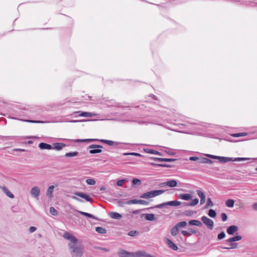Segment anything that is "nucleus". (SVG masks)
Returning a JSON list of instances; mask_svg holds the SVG:
<instances>
[{"label":"nucleus","mask_w":257,"mask_h":257,"mask_svg":"<svg viewBox=\"0 0 257 257\" xmlns=\"http://www.w3.org/2000/svg\"><path fill=\"white\" fill-rule=\"evenodd\" d=\"M124 182V180H123V179L117 181L116 184L118 186H122L123 185Z\"/></svg>","instance_id":"62"},{"label":"nucleus","mask_w":257,"mask_h":257,"mask_svg":"<svg viewBox=\"0 0 257 257\" xmlns=\"http://www.w3.org/2000/svg\"><path fill=\"white\" fill-rule=\"evenodd\" d=\"M25 121H26L27 122H31V123H44L48 122V121H47L31 120V119L25 120Z\"/></svg>","instance_id":"39"},{"label":"nucleus","mask_w":257,"mask_h":257,"mask_svg":"<svg viewBox=\"0 0 257 257\" xmlns=\"http://www.w3.org/2000/svg\"><path fill=\"white\" fill-rule=\"evenodd\" d=\"M165 152L168 154L169 155H170V156H174L176 153L172 151H171L169 149H168V150H166L165 151Z\"/></svg>","instance_id":"59"},{"label":"nucleus","mask_w":257,"mask_h":257,"mask_svg":"<svg viewBox=\"0 0 257 257\" xmlns=\"http://www.w3.org/2000/svg\"><path fill=\"white\" fill-rule=\"evenodd\" d=\"M143 216H145V219L148 221H153L156 219L154 214H142V217Z\"/></svg>","instance_id":"27"},{"label":"nucleus","mask_w":257,"mask_h":257,"mask_svg":"<svg viewBox=\"0 0 257 257\" xmlns=\"http://www.w3.org/2000/svg\"><path fill=\"white\" fill-rule=\"evenodd\" d=\"M210 125L203 122H194V135L203 136L207 132Z\"/></svg>","instance_id":"2"},{"label":"nucleus","mask_w":257,"mask_h":257,"mask_svg":"<svg viewBox=\"0 0 257 257\" xmlns=\"http://www.w3.org/2000/svg\"><path fill=\"white\" fill-rule=\"evenodd\" d=\"M183 207H186L187 206H193V200L190 202L189 203L184 202L182 203Z\"/></svg>","instance_id":"61"},{"label":"nucleus","mask_w":257,"mask_h":257,"mask_svg":"<svg viewBox=\"0 0 257 257\" xmlns=\"http://www.w3.org/2000/svg\"><path fill=\"white\" fill-rule=\"evenodd\" d=\"M208 215L210 217L215 218L216 216V212L214 210L210 209L208 211Z\"/></svg>","instance_id":"38"},{"label":"nucleus","mask_w":257,"mask_h":257,"mask_svg":"<svg viewBox=\"0 0 257 257\" xmlns=\"http://www.w3.org/2000/svg\"><path fill=\"white\" fill-rule=\"evenodd\" d=\"M167 203L168 206H171L176 207L182 204V203L181 202L176 200L169 201L167 202Z\"/></svg>","instance_id":"30"},{"label":"nucleus","mask_w":257,"mask_h":257,"mask_svg":"<svg viewBox=\"0 0 257 257\" xmlns=\"http://www.w3.org/2000/svg\"><path fill=\"white\" fill-rule=\"evenodd\" d=\"M101 143H103L104 144H106L109 146H113V145H117L118 143L116 142H114L111 140H104V139H99V142Z\"/></svg>","instance_id":"20"},{"label":"nucleus","mask_w":257,"mask_h":257,"mask_svg":"<svg viewBox=\"0 0 257 257\" xmlns=\"http://www.w3.org/2000/svg\"><path fill=\"white\" fill-rule=\"evenodd\" d=\"M119 257H136V253L127 251L124 249H120L118 252Z\"/></svg>","instance_id":"6"},{"label":"nucleus","mask_w":257,"mask_h":257,"mask_svg":"<svg viewBox=\"0 0 257 257\" xmlns=\"http://www.w3.org/2000/svg\"><path fill=\"white\" fill-rule=\"evenodd\" d=\"M166 242L169 247L173 250H177L178 249L177 245L174 243V242L172 241V240H171L170 239L167 238Z\"/></svg>","instance_id":"17"},{"label":"nucleus","mask_w":257,"mask_h":257,"mask_svg":"<svg viewBox=\"0 0 257 257\" xmlns=\"http://www.w3.org/2000/svg\"><path fill=\"white\" fill-rule=\"evenodd\" d=\"M75 113H79L78 116L82 117H92L95 115V114L92 112H84L81 111H74L73 112V114Z\"/></svg>","instance_id":"10"},{"label":"nucleus","mask_w":257,"mask_h":257,"mask_svg":"<svg viewBox=\"0 0 257 257\" xmlns=\"http://www.w3.org/2000/svg\"><path fill=\"white\" fill-rule=\"evenodd\" d=\"M196 192L199 197L200 198V204H203L206 201V196L204 193L200 190H197Z\"/></svg>","instance_id":"13"},{"label":"nucleus","mask_w":257,"mask_h":257,"mask_svg":"<svg viewBox=\"0 0 257 257\" xmlns=\"http://www.w3.org/2000/svg\"><path fill=\"white\" fill-rule=\"evenodd\" d=\"M36 230V227L35 226H31L29 228V231L30 232H34Z\"/></svg>","instance_id":"64"},{"label":"nucleus","mask_w":257,"mask_h":257,"mask_svg":"<svg viewBox=\"0 0 257 257\" xmlns=\"http://www.w3.org/2000/svg\"><path fill=\"white\" fill-rule=\"evenodd\" d=\"M194 225L197 226H202L203 224L200 221L194 219Z\"/></svg>","instance_id":"53"},{"label":"nucleus","mask_w":257,"mask_h":257,"mask_svg":"<svg viewBox=\"0 0 257 257\" xmlns=\"http://www.w3.org/2000/svg\"><path fill=\"white\" fill-rule=\"evenodd\" d=\"M167 207H168V203H167V202H164L163 203L157 205L155 206H154V208H167Z\"/></svg>","instance_id":"41"},{"label":"nucleus","mask_w":257,"mask_h":257,"mask_svg":"<svg viewBox=\"0 0 257 257\" xmlns=\"http://www.w3.org/2000/svg\"><path fill=\"white\" fill-rule=\"evenodd\" d=\"M138 234L137 231L131 230L128 232V235L131 236H135Z\"/></svg>","instance_id":"52"},{"label":"nucleus","mask_w":257,"mask_h":257,"mask_svg":"<svg viewBox=\"0 0 257 257\" xmlns=\"http://www.w3.org/2000/svg\"><path fill=\"white\" fill-rule=\"evenodd\" d=\"M117 204L118 206L122 207L126 204V201H124V199H119L117 200Z\"/></svg>","instance_id":"44"},{"label":"nucleus","mask_w":257,"mask_h":257,"mask_svg":"<svg viewBox=\"0 0 257 257\" xmlns=\"http://www.w3.org/2000/svg\"><path fill=\"white\" fill-rule=\"evenodd\" d=\"M31 194L34 197L38 198L40 195V189L38 187H34L31 190Z\"/></svg>","instance_id":"14"},{"label":"nucleus","mask_w":257,"mask_h":257,"mask_svg":"<svg viewBox=\"0 0 257 257\" xmlns=\"http://www.w3.org/2000/svg\"><path fill=\"white\" fill-rule=\"evenodd\" d=\"M90 150L89 153L91 154H98L102 152L101 149H98L97 148H90Z\"/></svg>","instance_id":"33"},{"label":"nucleus","mask_w":257,"mask_h":257,"mask_svg":"<svg viewBox=\"0 0 257 257\" xmlns=\"http://www.w3.org/2000/svg\"><path fill=\"white\" fill-rule=\"evenodd\" d=\"M74 194L85 199L87 202H92L93 201V199L87 194L83 192H76Z\"/></svg>","instance_id":"9"},{"label":"nucleus","mask_w":257,"mask_h":257,"mask_svg":"<svg viewBox=\"0 0 257 257\" xmlns=\"http://www.w3.org/2000/svg\"><path fill=\"white\" fill-rule=\"evenodd\" d=\"M136 256L137 257H141V256H145V257H154V256L145 253V252L142 251H137L136 252Z\"/></svg>","instance_id":"29"},{"label":"nucleus","mask_w":257,"mask_h":257,"mask_svg":"<svg viewBox=\"0 0 257 257\" xmlns=\"http://www.w3.org/2000/svg\"><path fill=\"white\" fill-rule=\"evenodd\" d=\"M123 155L124 156L133 155V156H138V157H144L143 155H142L141 154L138 153H124Z\"/></svg>","instance_id":"46"},{"label":"nucleus","mask_w":257,"mask_h":257,"mask_svg":"<svg viewBox=\"0 0 257 257\" xmlns=\"http://www.w3.org/2000/svg\"><path fill=\"white\" fill-rule=\"evenodd\" d=\"M144 151L145 153H148V154H155V155H157L161 156H163V154L162 153H161L158 151L148 149V148H144Z\"/></svg>","instance_id":"16"},{"label":"nucleus","mask_w":257,"mask_h":257,"mask_svg":"<svg viewBox=\"0 0 257 257\" xmlns=\"http://www.w3.org/2000/svg\"><path fill=\"white\" fill-rule=\"evenodd\" d=\"M179 228H179L178 226H177L176 225H175L171 229V234L173 236H176L179 232Z\"/></svg>","instance_id":"34"},{"label":"nucleus","mask_w":257,"mask_h":257,"mask_svg":"<svg viewBox=\"0 0 257 257\" xmlns=\"http://www.w3.org/2000/svg\"><path fill=\"white\" fill-rule=\"evenodd\" d=\"M225 237V233L224 231H221L217 235V238L219 240H221Z\"/></svg>","instance_id":"50"},{"label":"nucleus","mask_w":257,"mask_h":257,"mask_svg":"<svg viewBox=\"0 0 257 257\" xmlns=\"http://www.w3.org/2000/svg\"><path fill=\"white\" fill-rule=\"evenodd\" d=\"M230 243L229 244V247H222L221 246V248L223 249H233L236 248L237 247V243L235 242H230Z\"/></svg>","instance_id":"32"},{"label":"nucleus","mask_w":257,"mask_h":257,"mask_svg":"<svg viewBox=\"0 0 257 257\" xmlns=\"http://www.w3.org/2000/svg\"><path fill=\"white\" fill-rule=\"evenodd\" d=\"M177 181L175 180H169L166 182V184L170 187H174L177 185Z\"/></svg>","instance_id":"28"},{"label":"nucleus","mask_w":257,"mask_h":257,"mask_svg":"<svg viewBox=\"0 0 257 257\" xmlns=\"http://www.w3.org/2000/svg\"><path fill=\"white\" fill-rule=\"evenodd\" d=\"M179 198L188 201L192 199V196L190 194H181L179 195Z\"/></svg>","instance_id":"23"},{"label":"nucleus","mask_w":257,"mask_h":257,"mask_svg":"<svg viewBox=\"0 0 257 257\" xmlns=\"http://www.w3.org/2000/svg\"><path fill=\"white\" fill-rule=\"evenodd\" d=\"M86 182L89 185H94L95 184V181L93 179H87Z\"/></svg>","instance_id":"49"},{"label":"nucleus","mask_w":257,"mask_h":257,"mask_svg":"<svg viewBox=\"0 0 257 257\" xmlns=\"http://www.w3.org/2000/svg\"><path fill=\"white\" fill-rule=\"evenodd\" d=\"M54 188V186L53 185L49 186V188H48L47 195L48 197H51L52 196V193Z\"/></svg>","instance_id":"40"},{"label":"nucleus","mask_w":257,"mask_h":257,"mask_svg":"<svg viewBox=\"0 0 257 257\" xmlns=\"http://www.w3.org/2000/svg\"><path fill=\"white\" fill-rule=\"evenodd\" d=\"M242 238L241 236L237 235L233 237H230L226 240V242H234L235 241H239Z\"/></svg>","instance_id":"21"},{"label":"nucleus","mask_w":257,"mask_h":257,"mask_svg":"<svg viewBox=\"0 0 257 257\" xmlns=\"http://www.w3.org/2000/svg\"><path fill=\"white\" fill-rule=\"evenodd\" d=\"M76 142H99V139H77L75 140Z\"/></svg>","instance_id":"25"},{"label":"nucleus","mask_w":257,"mask_h":257,"mask_svg":"<svg viewBox=\"0 0 257 257\" xmlns=\"http://www.w3.org/2000/svg\"><path fill=\"white\" fill-rule=\"evenodd\" d=\"M79 153L78 152H68L65 154V157L66 158L68 157H72L76 156L78 155Z\"/></svg>","instance_id":"36"},{"label":"nucleus","mask_w":257,"mask_h":257,"mask_svg":"<svg viewBox=\"0 0 257 257\" xmlns=\"http://www.w3.org/2000/svg\"><path fill=\"white\" fill-rule=\"evenodd\" d=\"M39 148L41 150H52L53 147L45 143H40L38 145Z\"/></svg>","instance_id":"15"},{"label":"nucleus","mask_w":257,"mask_h":257,"mask_svg":"<svg viewBox=\"0 0 257 257\" xmlns=\"http://www.w3.org/2000/svg\"><path fill=\"white\" fill-rule=\"evenodd\" d=\"M201 219L203 223L207 226L208 228L210 230H212L213 228L214 222L212 219L208 218L205 216H202Z\"/></svg>","instance_id":"5"},{"label":"nucleus","mask_w":257,"mask_h":257,"mask_svg":"<svg viewBox=\"0 0 257 257\" xmlns=\"http://www.w3.org/2000/svg\"><path fill=\"white\" fill-rule=\"evenodd\" d=\"M234 201L232 199H229L225 202V205L227 207L232 208L234 206Z\"/></svg>","instance_id":"31"},{"label":"nucleus","mask_w":257,"mask_h":257,"mask_svg":"<svg viewBox=\"0 0 257 257\" xmlns=\"http://www.w3.org/2000/svg\"><path fill=\"white\" fill-rule=\"evenodd\" d=\"M71 243H76L77 242V239L74 236H72L71 238L69 240Z\"/></svg>","instance_id":"60"},{"label":"nucleus","mask_w":257,"mask_h":257,"mask_svg":"<svg viewBox=\"0 0 257 257\" xmlns=\"http://www.w3.org/2000/svg\"><path fill=\"white\" fill-rule=\"evenodd\" d=\"M165 191L163 190H153L142 194L140 196V197L142 198L148 199L161 195L165 192Z\"/></svg>","instance_id":"3"},{"label":"nucleus","mask_w":257,"mask_h":257,"mask_svg":"<svg viewBox=\"0 0 257 257\" xmlns=\"http://www.w3.org/2000/svg\"><path fill=\"white\" fill-rule=\"evenodd\" d=\"M76 211L77 212H78L81 215H84L85 216H86V217L90 218H93V219H95L96 220H98V218H97L95 216H94L93 215H92L91 214H90V213H87V212H83V211H78V210H76Z\"/></svg>","instance_id":"24"},{"label":"nucleus","mask_w":257,"mask_h":257,"mask_svg":"<svg viewBox=\"0 0 257 257\" xmlns=\"http://www.w3.org/2000/svg\"><path fill=\"white\" fill-rule=\"evenodd\" d=\"M176 159H173V158H164V162H174L176 161Z\"/></svg>","instance_id":"58"},{"label":"nucleus","mask_w":257,"mask_h":257,"mask_svg":"<svg viewBox=\"0 0 257 257\" xmlns=\"http://www.w3.org/2000/svg\"><path fill=\"white\" fill-rule=\"evenodd\" d=\"M105 104L108 106H117L118 107H123L122 104L120 103L116 102L114 100L111 99L109 100H106Z\"/></svg>","instance_id":"11"},{"label":"nucleus","mask_w":257,"mask_h":257,"mask_svg":"<svg viewBox=\"0 0 257 257\" xmlns=\"http://www.w3.org/2000/svg\"><path fill=\"white\" fill-rule=\"evenodd\" d=\"M1 188L3 192L10 198H14V194L11 193V192L6 187H1Z\"/></svg>","instance_id":"22"},{"label":"nucleus","mask_w":257,"mask_h":257,"mask_svg":"<svg viewBox=\"0 0 257 257\" xmlns=\"http://www.w3.org/2000/svg\"><path fill=\"white\" fill-rule=\"evenodd\" d=\"M70 248L72 249L71 251L72 257H81L83 254V249L80 246H75L74 245L69 244Z\"/></svg>","instance_id":"4"},{"label":"nucleus","mask_w":257,"mask_h":257,"mask_svg":"<svg viewBox=\"0 0 257 257\" xmlns=\"http://www.w3.org/2000/svg\"><path fill=\"white\" fill-rule=\"evenodd\" d=\"M53 147L52 149H55L57 151L61 150L63 148L66 146L65 144L62 143H55L53 144Z\"/></svg>","instance_id":"18"},{"label":"nucleus","mask_w":257,"mask_h":257,"mask_svg":"<svg viewBox=\"0 0 257 257\" xmlns=\"http://www.w3.org/2000/svg\"><path fill=\"white\" fill-rule=\"evenodd\" d=\"M221 217L222 220L224 222L226 221L227 219V216L225 213H222L221 214Z\"/></svg>","instance_id":"57"},{"label":"nucleus","mask_w":257,"mask_h":257,"mask_svg":"<svg viewBox=\"0 0 257 257\" xmlns=\"http://www.w3.org/2000/svg\"><path fill=\"white\" fill-rule=\"evenodd\" d=\"M246 135V133H241L234 134L232 135V136L234 137H241V136H245Z\"/></svg>","instance_id":"55"},{"label":"nucleus","mask_w":257,"mask_h":257,"mask_svg":"<svg viewBox=\"0 0 257 257\" xmlns=\"http://www.w3.org/2000/svg\"><path fill=\"white\" fill-rule=\"evenodd\" d=\"M151 159L158 162H164L163 158L151 157Z\"/></svg>","instance_id":"56"},{"label":"nucleus","mask_w":257,"mask_h":257,"mask_svg":"<svg viewBox=\"0 0 257 257\" xmlns=\"http://www.w3.org/2000/svg\"><path fill=\"white\" fill-rule=\"evenodd\" d=\"M214 205L213 202L210 198H208L207 200V203L204 207L205 209L213 206Z\"/></svg>","instance_id":"37"},{"label":"nucleus","mask_w":257,"mask_h":257,"mask_svg":"<svg viewBox=\"0 0 257 257\" xmlns=\"http://www.w3.org/2000/svg\"><path fill=\"white\" fill-rule=\"evenodd\" d=\"M194 161H197L199 163L212 164L213 162L208 158L194 156Z\"/></svg>","instance_id":"8"},{"label":"nucleus","mask_w":257,"mask_h":257,"mask_svg":"<svg viewBox=\"0 0 257 257\" xmlns=\"http://www.w3.org/2000/svg\"><path fill=\"white\" fill-rule=\"evenodd\" d=\"M110 217L115 219H119L122 217V215L116 212H110L108 214Z\"/></svg>","instance_id":"19"},{"label":"nucleus","mask_w":257,"mask_h":257,"mask_svg":"<svg viewBox=\"0 0 257 257\" xmlns=\"http://www.w3.org/2000/svg\"><path fill=\"white\" fill-rule=\"evenodd\" d=\"M91 120H93V119L71 120L69 121V122H72V123H75V122H84V121H91Z\"/></svg>","instance_id":"51"},{"label":"nucleus","mask_w":257,"mask_h":257,"mask_svg":"<svg viewBox=\"0 0 257 257\" xmlns=\"http://www.w3.org/2000/svg\"><path fill=\"white\" fill-rule=\"evenodd\" d=\"M238 226L233 225H231L227 228L226 231L227 233L229 235H233L235 232L238 231Z\"/></svg>","instance_id":"12"},{"label":"nucleus","mask_w":257,"mask_h":257,"mask_svg":"<svg viewBox=\"0 0 257 257\" xmlns=\"http://www.w3.org/2000/svg\"><path fill=\"white\" fill-rule=\"evenodd\" d=\"M150 165L154 167H160L165 168H171L173 167L172 165L167 164H157L155 163H150Z\"/></svg>","instance_id":"26"},{"label":"nucleus","mask_w":257,"mask_h":257,"mask_svg":"<svg viewBox=\"0 0 257 257\" xmlns=\"http://www.w3.org/2000/svg\"><path fill=\"white\" fill-rule=\"evenodd\" d=\"M95 231L100 234H105L106 233V230L102 227H96L95 228Z\"/></svg>","instance_id":"35"},{"label":"nucleus","mask_w":257,"mask_h":257,"mask_svg":"<svg viewBox=\"0 0 257 257\" xmlns=\"http://www.w3.org/2000/svg\"><path fill=\"white\" fill-rule=\"evenodd\" d=\"M187 223L186 221H181V222H178L176 225L179 228H181V227H185L187 225Z\"/></svg>","instance_id":"43"},{"label":"nucleus","mask_w":257,"mask_h":257,"mask_svg":"<svg viewBox=\"0 0 257 257\" xmlns=\"http://www.w3.org/2000/svg\"><path fill=\"white\" fill-rule=\"evenodd\" d=\"M181 233H182V234H183L184 236H187V235H191V233H189V232H188L187 231H185V230H182L181 231Z\"/></svg>","instance_id":"63"},{"label":"nucleus","mask_w":257,"mask_h":257,"mask_svg":"<svg viewBox=\"0 0 257 257\" xmlns=\"http://www.w3.org/2000/svg\"><path fill=\"white\" fill-rule=\"evenodd\" d=\"M132 183L135 186H139L141 184V181L138 178H133L132 180Z\"/></svg>","instance_id":"42"},{"label":"nucleus","mask_w":257,"mask_h":257,"mask_svg":"<svg viewBox=\"0 0 257 257\" xmlns=\"http://www.w3.org/2000/svg\"><path fill=\"white\" fill-rule=\"evenodd\" d=\"M103 147L99 145L92 144L88 146V148H97L98 149H101Z\"/></svg>","instance_id":"47"},{"label":"nucleus","mask_w":257,"mask_h":257,"mask_svg":"<svg viewBox=\"0 0 257 257\" xmlns=\"http://www.w3.org/2000/svg\"><path fill=\"white\" fill-rule=\"evenodd\" d=\"M50 212L54 216H56L58 214V211L53 207H50Z\"/></svg>","instance_id":"45"},{"label":"nucleus","mask_w":257,"mask_h":257,"mask_svg":"<svg viewBox=\"0 0 257 257\" xmlns=\"http://www.w3.org/2000/svg\"><path fill=\"white\" fill-rule=\"evenodd\" d=\"M72 236L73 235H72L70 233L67 232H65L63 234L64 238L69 240L71 238Z\"/></svg>","instance_id":"48"},{"label":"nucleus","mask_w":257,"mask_h":257,"mask_svg":"<svg viewBox=\"0 0 257 257\" xmlns=\"http://www.w3.org/2000/svg\"><path fill=\"white\" fill-rule=\"evenodd\" d=\"M183 214L186 216H191L193 214L192 210H186L183 212Z\"/></svg>","instance_id":"54"},{"label":"nucleus","mask_w":257,"mask_h":257,"mask_svg":"<svg viewBox=\"0 0 257 257\" xmlns=\"http://www.w3.org/2000/svg\"><path fill=\"white\" fill-rule=\"evenodd\" d=\"M126 204H140L145 205H148L149 204V202L148 201L144 200H138L136 199H134L132 200H130L126 201Z\"/></svg>","instance_id":"7"},{"label":"nucleus","mask_w":257,"mask_h":257,"mask_svg":"<svg viewBox=\"0 0 257 257\" xmlns=\"http://www.w3.org/2000/svg\"><path fill=\"white\" fill-rule=\"evenodd\" d=\"M206 156L208 157L209 158L213 159H217L218 160L219 162L221 163H225L229 161L231 162H235V161H245L250 159L249 158H242V157H237V158H230V157H221L218 156L210 154H205Z\"/></svg>","instance_id":"1"}]
</instances>
